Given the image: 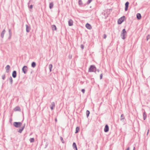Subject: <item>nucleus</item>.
Returning <instances> with one entry per match:
<instances>
[{
	"label": "nucleus",
	"mask_w": 150,
	"mask_h": 150,
	"mask_svg": "<svg viewBox=\"0 0 150 150\" xmlns=\"http://www.w3.org/2000/svg\"><path fill=\"white\" fill-rule=\"evenodd\" d=\"M60 139H61V140L62 141H63V138L62 137H61L60 138Z\"/></svg>",
	"instance_id": "obj_36"
},
{
	"label": "nucleus",
	"mask_w": 150,
	"mask_h": 150,
	"mask_svg": "<svg viewBox=\"0 0 150 150\" xmlns=\"http://www.w3.org/2000/svg\"><path fill=\"white\" fill-rule=\"evenodd\" d=\"M137 17L138 20H140L141 18V16L140 13H137Z\"/></svg>",
	"instance_id": "obj_11"
},
{
	"label": "nucleus",
	"mask_w": 150,
	"mask_h": 150,
	"mask_svg": "<svg viewBox=\"0 0 150 150\" xmlns=\"http://www.w3.org/2000/svg\"><path fill=\"white\" fill-rule=\"evenodd\" d=\"M79 127H76V132H75V133H78L79 131Z\"/></svg>",
	"instance_id": "obj_17"
},
{
	"label": "nucleus",
	"mask_w": 150,
	"mask_h": 150,
	"mask_svg": "<svg viewBox=\"0 0 150 150\" xmlns=\"http://www.w3.org/2000/svg\"><path fill=\"white\" fill-rule=\"evenodd\" d=\"M53 6V3H51L50 4V8L51 9Z\"/></svg>",
	"instance_id": "obj_18"
},
{
	"label": "nucleus",
	"mask_w": 150,
	"mask_h": 150,
	"mask_svg": "<svg viewBox=\"0 0 150 150\" xmlns=\"http://www.w3.org/2000/svg\"><path fill=\"white\" fill-rule=\"evenodd\" d=\"M52 64H50L49 65V68L50 69V71H51V69L52 68Z\"/></svg>",
	"instance_id": "obj_21"
},
{
	"label": "nucleus",
	"mask_w": 150,
	"mask_h": 150,
	"mask_svg": "<svg viewBox=\"0 0 150 150\" xmlns=\"http://www.w3.org/2000/svg\"><path fill=\"white\" fill-rule=\"evenodd\" d=\"M30 142H33L34 141V139L33 138H30Z\"/></svg>",
	"instance_id": "obj_22"
},
{
	"label": "nucleus",
	"mask_w": 150,
	"mask_h": 150,
	"mask_svg": "<svg viewBox=\"0 0 150 150\" xmlns=\"http://www.w3.org/2000/svg\"><path fill=\"white\" fill-rule=\"evenodd\" d=\"M52 30H55L57 29V28L56 27L55 25H53L52 26Z\"/></svg>",
	"instance_id": "obj_16"
},
{
	"label": "nucleus",
	"mask_w": 150,
	"mask_h": 150,
	"mask_svg": "<svg viewBox=\"0 0 150 150\" xmlns=\"http://www.w3.org/2000/svg\"><path fill=\"white\" fill-rule=\"evenodd\" d=\"M129 147L127 148L126 150H129Z\"/></svg>",
	"instance_id": "obj_37"
},
{
	"label": "nucleus",
	"mask_w": 150,
	"mask_h": 150,
	"mask_svg": "<svg viewBox=\"0 0 150 150\" xmlns=\"http://www.w3.org/2000/svg\"><path fill=\"white\" fill-rule=\"evenodd\" d=\"M81 48L83 49V45H82L81 46Z\"/></svg>",
	"instance_id": "obj_34"
},
{
	"label": "nucleus",
	"mask_w": 150,
	"mask_h": 150,
	"mask_svg": "<svg viewBox=\"0 0 150 150\" xmlns=\"http://www.w3.org/2000/svg\"><path fill=\"white\" fill-rule=\"evenodd\" d=\"M90 114L89 111L88 110H87L86 112V114L87 115V117H88Z\"/></svg>",
	"instance_id": "obj_23"
},
{
	"label": "nucleus",
	"mask_w": 150,
	"mask_h": 150,
	"mask_svg": "<svg viewBox=\"0 0 150 150\" xmlns=\"http://www.w3.org/2000/svg\"><path fill=\"white\" fill-rule=\"evenodd\" d=\"M55 107V104L54 103H51L50 105V108L52 110L53 109V108Z\"/></svg>",
	"instance_id": "obj_12"
},
{
	"label": "nucleus",
	"mask_w": 150,
	"mask_h": 150,
	"mask_svg": "<svg viewBox=\"0 0 150 150\" xmlns=\"http://www.w3.org/2000/svg\"><path fill=\"white\" fill-rule=\"evenodd\" d=\"M81 91L83 93H84L85 92V90L84 89H82L81 90Z\"/></svg>",
	"instance_id": "obj_31"
},
{
	"label": "nucleus",
	"mask_w": 150,
	"mask_h": 150,
	"mask_svg": "<svg viewBox=\"0 0 150 150\" xmlns=\"http://www.w3.org/2000/svg\"><path fill=\"white\" fill-rule=\"evenodd\" d=\"M10 66L8 65H7L5 69L6 71V72L7 73H8L9 72L10 69Z\"/></svg>",
	"instance_id": "obj_7"
},
{
	"label": "nucleus",
	"mask_w": 150,
	"mask_h": 150,
	"mask_svg": "<svg viewBox=\"0 0 150 150\" xmlns=\"http://www.w3.org/2000/svg\"><path fill=\"white\" fill-rule=\"evenodd\" d=\"M149 130L148 129V130L147 132H149Z\"/></svg>",
	"instance_id": "obj_40"
},
{
	"label": "nucleus",
	"mask_w": 150,
	"mask_h": 150,
	"mask_svg": "<svg viewBox=\"0 0 150 150\" xmlns=\"http://www.w3.org/2000/svg\"><path fill=\"white\" fill-rule=\"evenodd\" d=\"M149 38H150V35H149L147 36V37H146L147 40H148L149 39Z\"/></svg>",
	"instance_id": "obj_25"
},
{
	"label": "nucleus",
	"mask_w": 150,
	"mask_h": 150,
	"mask_svg": "<svg viewBox=\"0 0 150 150\" xmlns=\"http://www.w3.org/2000/svg\"><path fill=\"white\" fill-rule=\"evenodd\" d=\"M5 30H4L3 31H2L1 34V36L2 37V38H3V37H4V34L5 33Z\"/></svg>",
	"instance_id": "obj_19"
},
{
	"label": "nucleus",
	"mask_w": 150,
	"mask_h": 150,
	"mask_svg": "<svg viewBox=\"0 0 150 150\" xmlns=\"http://www.w3.org/2000/svg\"><path fill=\"white\" fill-rule=\"evenodd\" d=\"M26 30L27 32H28L29 31V30H28V26H27V27H26Z\"/></svg>",
	"instance_id": "obj_33"
},
{
	"label": "nucleus",
	"mask_w": 150,
	"mask_h": 150,
	"mask_svg": "<svg viewBox=\"0 0 150 150\" xmlns=\"http://www.w3.org/2000/svg\"><path fill=\"white\" fill-rule=\"evenodd\" d=\"M109 130V127L107 125L105 126V127L104 129V131L105 132H108Z\"/></svg>",
	"instance_id": "obj_6"
},
{
	"label": "nucleus",
	"mask_w": 150,
	"mask_h": 150,
	"mask_svg": "<svg viewBox=\"0 0 150 150\" xmlns=\"http://www.w3.org/2000/svg\"><path fill=\"white\" fill-rule=\"evenodd\" d=\"M69 25L70 26H71L73 25V21L71 20L70 19L69 20L68 22Z\"/></svg>",
	"instance_id": "obj_9"
},
{
	"label": "nucleus",
	"mask_w": 150,
	"mask_h": 150,
	"mask_svg": "<svg viewBox=\"0 0 150 150\" xmlns=\"http://www.w3.org/2000/svg\"><path fill=\"white\" fill-rule=\"evenodd\" d=\"M129 3L128 2H127L125 4V10L127 11L128 10Z\"/></svg>",
	"instance_id": "obj_8"
},
{
	"label": "nucleus",
	"mask_w": 150,
	"mask_h": 150,
	"mask_svg": "<svg viewBox=\"0 0 150 150\" xmlns=\"http://www.w3.org/2000/svg\"><path fill=\"white\" fill-rule=\"evenodd\" d=\"M79 5H82V2L81 0H79Z\"/></svg>",
	"instance_id": "obj_24"
},
{
	"label": "nucleus",
	"mask_w": 150,
	"mask_h": 150,
	"mask_svg": "<svg viewBox=\"0 0 150 150\" xmlns=\"http://www.w3.org/2000/svg\"><path fill=\"white\" fill-rule=\"evenodd\" d=\"M9 79L10 80V81L11 82V83L13 81V80H12V78L11 77H10V78H9Z\"/></svg>",
	"instance_id": "obj_27"
},
{
	"label": "nucleus",
	"mask_w": 150,
	"mask_h": 150,
	"mask_svg": "<svg viewBox=\"0 0 150 150\" xmlns=\"http://www.w3.org/2000/svg\"><path fill=\"white\" fill-rule=\"evenodd\" d=\"M27 67L26 66L23 67L22 69V70L24 73L25 74L27 71Z\"/></svg>",
	"instance_id": "obj_5"
},
{
	"label": "nucleus",
	"mask_w": 150,
	"mask_h": 150,
	"mask_svg": "<svg viewBox=\"0 0 150 150\" xmlns=\"http://www.w3.org/2000/svg\"><path fill=\"white\" fill-rule=\"evenodd\" d=\"M55 120L56 122H57V119L56 118L55 119Z\"/></svg>",
	"instance_id": "obj_38"
},
{
	"label": "nucleus",
	"mask_w": 150,
	"mask_h": 150,
	"mask_svg": "<svg viewBox=\"0 0 150 150\" xmlns=\"http://www.w3.org/2000/svg\"><path fill=\"white\" fill-rule=\"evenodd\" d=\"M33 6L32 5H30V8H33Z\"/></svg>",
	"instance_id": "obj_35"
},
{
	"label": "nucleus",
	"mask_w": 150,
	"mask_h": 150,
	"mask_svg": "<svg viewBox=\"0 0 150 150\" xmlns=\"http://www.w3.org/2000/svg\"><path fill=\"white\" fill-rule=\"evenodd\" d=\"M86 27L89 29H91L92 27L88 23L86 24Z\"/></svg>",
	"instance_id": "obj_10"
},
{
	"label": "nucleus",
	"mask_w": 150,
	"mask_h": 150,
	"mask_svg": "<svg viewBox=\"0 0 150 150\" xmlns=\"http://www.w3.org/2000/svg\"><path fill=\"white\" fill-rule=\"evenodd\" d=\"M102 76H103V75L102 74H101L100 75V79H102Z\"/></svg>",
	"instance_id": "obj_32"
},
{
	"label": "nucleus",
	"mask_w": 150,
	"mask_h": 150,
	"mask_svg": "<svg viewBox=\"0 0 150 150\" xmlns=\"http://www.w3.org/2000/svg\"><path fill=\"white\" fill-rule=\"evenodd\" d=\"M92 0H89L87 2V4H90L92 1Z\"/></svg>",
	"instance_id": "obj_28"
},
{
	"label": "nucleus",
	"mask_w": 150,
	"mask_h": 150,
	"mask_svg": "<svg viewBox=\"0 0 150 150\" xmlns=\"http://www.w3.org/2000/svg\"><path fill=\"white\" fill-rule=\"evenodd\" d=\"M143 117H144V120H145L146 119V114L145 112H143Z\"/></svg>",
	"instance_id": "obj_15"
},
{
	"label": "nucleus",
	"mask_w": 150,
	"mask_h": 150,
	"mask_svg": "<svg viewBox=\"0 0 150 150\" xmlns=\"http://www.w3.org/2000/svg\"><path fill=\"white\" fill-rule=\"evenodd\" d=\"M16 71H13L12 73V76L13 77L15 78L16 77Z\"/></svg>",
	"instance_id": "obj_13"
},
{
	"label": "nucleus",
	"mask_w": 150,
	"mask_h": 150,
	"mask_svg": "<svg viewBox=\"0 0 150 150\" xmlns=\"http://www.w3.org/2000/svg\"><path fill=\"white\" fill-rule=\"evenodd\" d=\"M36 66V64L35 62H32V66L33 67H34Z\"/></svg>",
	"instance_id": "obj_20"
},
{
	"label": "nucleus",
	"mask_w": 150,
	"mask_h": 150,
	"mask_svg": "<svg viewBox=\"0 0 150 150\" xmlns=\"http://www.w3.org/2000/svg\"><path fill=\"white\" fill-rule=\"evenodd\" d=\"M96 70V68L94 65H91L89 69V71L90 72L95 71Z\"/></svg>",
	"instance_id": "obj_3"
},
{
	"label": "nucleus",
	"mask_w": 150,
	"mask_h": 150,
	"mask_svg": "<svg viewBox=\"0 0 150 150\" xmlns=\"http://www.w3.org/2000/svg\"><path fill=\"white\" fill-rule=\"evenodd\" d=\"M148 133H149V132H147V135H148Z\"/></svg>",
	"instance_id": "obj_41"
},
{
	"label": "nucleus",
	"mask_w": 150,
	"mask_h": 150,
	"mask_svg": "<svg viewBox=\"0 0 150 150\" xmlns=\"http://www.w3.org/2000/svg\"><path fill=\"white\" fill-rule=\"evenodd\" d=\"M22 123L21 122H15L13 123V125L16 127H19L22 125Z\"/></svg>",
	"instance_id": "obj_4"
},
{
	"label": "nucleus",
	"mask_w": 150,
	"mask_h": 150,
	"mask_svg": "<svg viewBox=\"0 0 150 150\" xmlns=\"http://www.w3.org/2000/svg\"><path fill=\"white\" fill-rule=\"evenodd\" d=\"M23 128L22 129H19V132L20 133H21L22 132V130L23 129Z\"/></svg>",
	"instance_id": "obj_29"
},
{
	"label": "nucleus",
	"mask_w": 150,
	"mask_h": 150,
	"mask_svg": "<svg viewBox=\"0 0 150 150\" xmlns=\"http://www.w3.org/2000/svg\"><path fill=\"white\" fill-rule=\"evenodd\" d=\"M121 117H122V119H124L125 118L124 116V115H121Z\"/></svg>",
	"instance_id": "obj_26"
},
{
	"label": "nucleus",
	"mask_w": 150,
	"mask_h": 150,
	"mask_svg": "<svg viewBox=\"0 0 150 150\" xmlns=\"http://www.w3.org/2000/svg\"><path fill=\"white\" fill-rule=\"evenodd\" d=\"M106 38V35L104 34L103 35V38H104V39H105Z\"/></svg>",
	"instance_id": "obj_30"
},
{
	"label": "nucleus",
	"mask_w": 150,
	"mask_h": 150,
	"mask_svg": "<svg viewBox=\"0 0 150 150\" xmlns=\"http://www.w3.org/2000/svg\"><path fill=\"white\" fill-rule=\"evenodd\" d=\"M73 146L74 147V148H75V149H76V150H77V146H76V143L74 142L73 143Z\"/></svg>",
	"instance_id": "obj_14"
},
{
	"label": "nucleus",
	"mask_w": 150,
	"mask_h": 150,
	"mask_svg": "<svg viewBox=\"0 0 150 150\" xmlns=\"http://www.w3.org/2000/svg\"><path fill=\"white\" fill-rule=\"evenodd\" d=\"M127 34V32L125 29H124L122 31V33L121 34V36L123 39H124L125 38V36Z\"/></svg>",
	"instance_id": "obj_1"
},
{
	"label": "nucleus",
	"mask_w": 150,
	"mask_h": 150,
	"mask_svg": "<svg viewBox=\"0 0 150 150\" xmlns=\"http://www.w3.org/2000/svg\"><path fill=\"white\" fill-rule=\"evenodd\" d=\"M125 19V16H123L120 18L118 20L117 23L119 24H121Z\"/></svg>",
	"instance_id": "obj_2"
},
{
	"label": "nucleus",
	"mask_w": 150,
	"mask_h": 150,
	"mask_svg": "<svg viewBox=\"0 0 150 150\" xmlns=\"http://www.w3.org/2000/svg\"><path fill=\"white\" fill-rule=\"evenodd\" d=\"M4 78H5V76H4L3 77V79H4Z\"/></svg>",
	"instance_id": "obj_39"
}]
</instances>
